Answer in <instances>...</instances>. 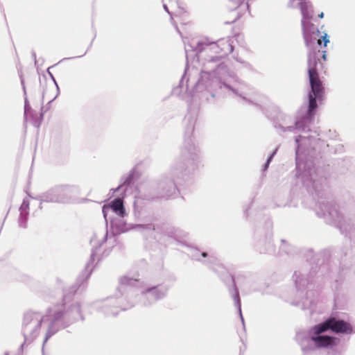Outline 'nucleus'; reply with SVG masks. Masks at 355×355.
I'll list each match as a JSON object with an SVG mask.
<instances>
[{
	"label": "nucleus",
	"instance_id": "nucleus-1",
	"mask_svg": "<svg viewBox=\"0 0 355 355\" xmlns=\"http://www.w3.org/2000/svg\"><path fill=\"white\" fill-rule=\"evenodd\" d=\"M320 53V51H318L317 53L313 52L311 53L308 59L309 80L311 89L309 94V109L307 114L309 117H312L315 114V110L318 106L316 100L319 101H322L324 94V87L319 77L317 69L318 64L320 63L317 54Z\"/></svg>",
	"mask_w": 355,
	"mask_h": 355
},
{
	"label": "nucleus",
	"instance_id": "nucleus-2",
	"mask_svg": "<svg viewBox=\"0 0 355 355\" xmlns=\"http://www.w3.org/2000/svg\"><path fill=\"white\" fill-rule=\"evenodd\" d=\"M226 9L229 12H235L234 20H236L247 11L250 12L249 0H228Z\"/></svg>",
	"mask_w": 355,
	"mask_h": 355
},
{
	"label": "nucleus",
	"instance_id": "nucleus-3",
	"mask_svg": "<svg viewBox=\"0 0 355 355\" xmlns=\"http://www.w3.org/2000/svg\"><path fill=\"white\" fill-rule=\"evenodd\" d=\"M331 331L338 334H351L352 332V327L347 322L344 320H338L334 318H330Z\"/></svg>",
	"mask_w": 355,
	"mask_h": 355
},
{
	"label": "nucleus",
	"instance_id": "nucleus-4",
	"mask_svg": "<svg viewBox=\"0 0 355 355\" xmlns=\"http://www.w3.org/2000/svg\"><path fill=\"white\" fill-rule=\"evenodd\" d=\"M108 208H111L115 213L121 216H123L125 214L123 200L120 198L114 199L112 201L110 205H104L103 207V211L105 213V209Z\"/></svg>",
	"mask_w": 355,
	"mask_h": 355
},
{
	"label": "nucleus",
	"instance_id": "nucleus-5",
	"mask_svg": "<svg viewBox=\"0 0 355 355\" xmlns=\"http://www.w3.org/2000/svg\"><path fill=\"white\" fill-rule=\"evenodd\" d=\"M312 340L319 347H325L332 345L334 338L328 336H318L313 337Z\"/></svg>",
	"mask_w": 355,
	"mask_h": 355
},
{
	"label": "nucleus",
	"instance_id": "nucleus-6",
	"mask_svg": "<svg viewBox=\"0 0 355 355\" xmlns=\"http://www.w3.org/2000/svg\"><path fill=\"white\" fill-rule=\"evenodd\" d=\"M328 329L331 330L330 318L327 320L323 323L315 325L313 327L314 333L317 335H319V334L327 331Z\"/></svg>",
	"mask_w": 355,
	"mask_h": 355
},
{
	"label": "nucleus",
	"instance_id": "nucleus-7",
	"mask_svg": "<svg viewBox=\"0 0 355 355\" xmlns=\"http://www.w3.org/2000/svg\"><path fill=\"white\" fill-rule=\"evenodd\" d=\"M322 42H324V46H327V44L329 42L327 35L324 34L320 39L318 40V45L321 46Z\"/></svg>",
	"mask_w": 355,
	"mask_h": 355
},
{
	"label": "nucleus",
	"instance_id": "nucleus-8",
	"mask_svg": "<svg viewBox=\"0 0 355 355\" xmlns=\"http://www.w3.org/2000/svg\"><path fill=\"white\" fill-rule=\"evenodd\" d=\"M64 314V310H61V311L55 313L53 315V320H60V318H62L63 317Z\"/></svg>",
	"mask_w": 355,
	"mask_h": 355
},
{
	"label": "nucleus",
	"instance_id": "nucleus-9",
	"mask_svg": "<svg viewBox=\"0 0 355 355\" xmlns=\"http://www.w3.org/2000/svg\"><path fill=\"white\" fill-rule=\"evenodd\" d=\"M322 58L324 60H327V52L326 51H322Z\"/></svg>",
	"mask_w": 355,
	"mask_h": 355
},
{
	"label": "nucleus",
	"instance_id": "nucleus-10",
	"mask_svg": "<svg viewBox=\"0 0 355 355\" xmlns=\"http://www.w3.org/2000/svg\"><path fill=\"white\" fill-rule=\"evenodd\" d=\"M318 17H319L320 18H323V17H324V13H323V12H321V13L318 15Z\"/></svg>",
	"mask_w": 355,
	"mask_h": 355
},
{
	"label": "nucleus",
	"instance_id": "nucleus-11",
	"mask_svg": "<svg viewBox=\"0 0 355 355\" xmlns=\"http://www.w3.org/2000/svg\"><path fill=\"white\" fill-rule=\"evenodd\" d=\"M271 159H272V156L268 159V162H267V164H266V167H267L268 163L270 162V161L271 160Z\"/></svg>",
	"mask_w": 355,
	"mask_h": 355
},
{
	"label": "nucleus",
	"instance_id": "nucleus-12",
	"mask_svg": "<svg viewBox=\"0 0 355 355\" xmlns=\"http://www.w3.org/2000/svg\"><path fill=\"white\" fill-rule=\"evenodd\" d=\"M202 256L206 257L207 256V254L206 252H202Z\"/></svg>",
	"mask_w": 355,
	"mask_h": 355
}]
</instances>
